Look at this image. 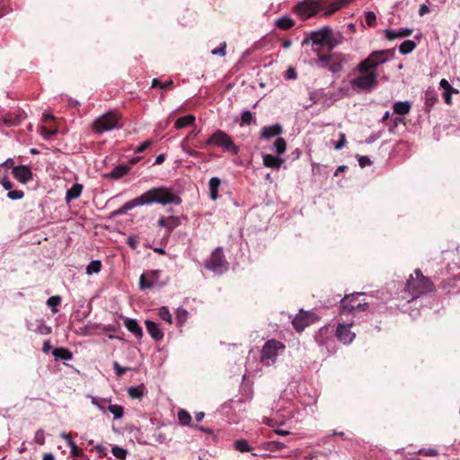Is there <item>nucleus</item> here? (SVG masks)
<instances>
[{"label": "nucleus", "instance_id": "nucleus-53", "mask_svg": "<svg viewBox=\"0 0 460 460\" xmlns=\"http://www.w3.org/2000/svg\"><path fill=\"white\" fill-rule=\"evenodd\" d=\"M357 157H358V164L361 168H364L367 165L371 164V161L367 156H363V155H358Z\"/></svg>", "mask_w": 460, "mask_h": 460}, {"label": "nucleus", "instance_id": "nucleus-60", "mask_svg": "<svg viewBox=\"0 0 460 460\" xmlns=\"http://www.w3.org/2000/svg\"><path fill=\"white\" fill-rule=\"evenodd\" d=\"M441 88L444 89V92L455 91L456 89L451 86L447 79H442L439 83Z\"/></svg>", "mask_w": 460, "mask_h": 460}, {"label": "nucleus", "instance_id": "nucleus-24", "mask_svg": "<svg viewBox=\"0 0 460 460\" xmlns=\"http://www.w3.org/2000/svg\"><path fill=\"white\" fill-rule=\"evenodd\" d=\"M83 190V185L80 183H75L70 189L66 190V201L69 203L71 200L80 197Z\"/></svg>", "mask_w": 460, "mask_h": 460}, {"label": "nucleus", "instance_id": "nucleus-26", "mask_svg": "<svg viewBox=\"0 0 460 460\" xmlns=\"http://www.w3.org/2000/svg\"><path fill=\"white\" fill-rule=\"evenodd\" d=\"M294 25L295 22L289 16H282L275 21V26L282 31L290 30Z\"/></svg>", "mask_w": 460, "mask_h": 460}, {"label": "nucleus", "instance_id": "nucleus-37", "mask_svg": "<svg viewBox=\"0 0 460 460\" xmlns=\"http://www.w3.org/2000/svg\"><path fill=\"white\" fill-rule=\"evenodd\" d=\"M152 87H159L164 90H171L174 87V83L172 80L162 83L158 78H154L152 81Z\"/></svg>", "mask_w": 460, "mask_h": 460}, {"label": "nucleus", "instance_id": "nucleus-17", "mask_svg": "<svg viewBox=\"0 0 460 460\" xmlns=\"http://www.w3.org/2000/svg\"><path fill=\"white\" fill-rule=\"evenodd\" d=\"M146 331L149 333V335L155 341H161L164 338V332L162 330L158 327V325L150 320H146L145 322Z\"/></svg>", "mask_w": 460, "mask_h": 460}, {"label": "nucleus", "instance_id": "nucleus-58", "mask_svg": "<svg viewBox=\"0 0 460 460\" xmlns=\"http://www.w3.org/2000/svg\"><path fill=\"white\" fill-rule=\"evenodd\" d=\"M113 367L118 376H121L127 370H128L127 367H122L118 362H114Z\"/></svg>", "mask_w": 460, "mask_h": 460}, {"label": "nucleus", "instance_id": "nucleus-23", "mask_svg": "<svg viewBox=\"0 0 460 460\" xmlns=\"http://www.w3.org/2000/svg\"><path fill=\"white\" fill-rule=\"evenodd\" d=\"M328 39L326 40L325 47L327 48V53H333L332 50L335 47L341 43V36L334 35L332 30L329 29Z\"/></svg>", "mask_w": 460, "mask_h": 460}, {"label": "nucleus", "instance_id": "nucleus-47", "mask_svg": "<svg viewBox=\"0 0 460 460\" xmlns=\"http://www.w3.org/2000/svg\"><path fill=\"white\" fill-rule=\"evenodd\" d=\"M188 318V312L185 309L179 308L177 310L176 320L180 324H183Z\"/></svg>", "mask_w": 460, "mask_h": 460}, {"label": "nucleus", "instance_id": "nucleus-35", "mask_svg": "<svg viewBox=\"0 0 460 460\" xmlns=\"http://www.w3.org/2000/svg\"><path fill=\"white\" fill-rule=\"evenodd\" d=\"M167 219V231L168 234H171L176 227H178L181 224V218L175 216L166 217Z\"/></svg>", "mask_w": 460, "mask_h": 460}, {"label": "nucleus", "instance_id": "nucleus-42", "mask_svg": "<svg viewBox=\"0 0 460 460\" xmlns=\"http://www.w3.org/2000/svg\"><path fill=\"white\" fill-rule=\"evenodd\" d=\"M274 146H275L277 154H279V155L284 154L286 151V148H287L286 140L282 137L277 138V140L274 143Z\"/></svg>", "mask_w": 460, "mask_h": 460}, {"label": "nucleus", "instance_id": "nucleus-5", "mask_svg": "<svg viewBox=\"0 0 460 460\" xmlns=\"http://www.w3.org/2000/svg\"><path fill=\"white\" fill-rule=\"evenodd\" d=\"M328 5L327 0H303L294 7V12L303 19H308L321 10H327Z\"/></svg>", "mask_w": 460, "mask_h": 460}, {"label": "nucleus", "instance_id": "nucleus-2", "mask_svg": "<svg viewBox=\"0 0 460 460\" xmlns=\"http://www.w3.org/2000/svg\"><path fill=\"white\" fill-rule=\"evenodd\" d=\"M435 286L429 278L424 276L420 270H414L404 286V292L408 295V301L415 300L423 295L433 292Z\"/></svg>", "mask_w": 460, "mask_h": 460}, {"label": "nucleus", "instance_id": "nucleus-11", "mask_svg": "<svg viewBox=\"0 0 460 460\" xmlns=\"http://www.w3.org/2000/svg\"><path fill=\"white\" fill-rule=\"evenodd\" d=\"M350 84L354 88L370 91L377 84V75L376 72L364 73V75L353 78Z\"/></svg>", "mask_w": 460, "mask_h": 460}, {"label": "nucleus", "instance_id": "nucleus-1", "mask_svg": "<svg viewBox=\"0 0 460 460\" xmlns=\"http://www.w3.org/2000/svg\"><path fill=\"white\" fill-rule=\"evenodd\" d=\"M153 203L163 206L174 204L180 205L181 199L167 187L152 188L141 194L139 197L126 202L122 207L112 212L113 217L126 214L128 210L137 206L150 205Z\"/></svg>", "mask_w": 460, "mask_h": 460}, {"label": "nucleus", "instance_id": "nucleus-55", "mask_svg": "<svg viewBox=\"0 0 460 460\" xmlns=\"http://www.w3.org/2000/svg\"><path fill=\"white\" fill-rule=\"evenodd\" d=\"M60 302H61L60 296H52L48 299L47 304H48V305H49L51 307H55V306L58 305L60 304Z\"/></svg>", "mask_w": 460, "mask_h": 460}, {"label": "nucleus", "instance_id": "nucleus-44", "mask_svg": "<svg viewBox=\"0 0 460 460\" xmlns=\"http://www.w3.org/2000/svg\"><path fill=\"white\" fill-rule=\"evenodd\" d=\"M113 456L120 460H125L128 455V451L118 446L113 447L111 449Z\"/></svg>", "mask_w": 460, "mask_h": 460}, {"label": "nucleus", "instance_id": "nucleus-9", "mask_svg": "<svg viewBox=\"0 0 460 460\" xmlns=\"http://www.w3.org/2000/svg\"><path fill=\"white\" fill-rule=\"evenodd\" d=\"M329 29V27H323L318 31H312L310 35L303 40V44H307L310 40L312 41V50L316 53L317 58L319 57V53H323V48L326 45Z\"/></svg>", "mask_w": 460, "mask_h": 460}, {"label": "nucleus", "instance_id": "nucleus-54", "mask_svg": "<svg viewBox=\"0 0 460 460\" xmlns=\"http://www.w3.org/2000/svg\"><path fill=\"white\" fill-rule=\"evenodd\" d=\"M226 43L223 42L219 48L214 49L211 53L213 55H218L224 57L226 55Z\"/></svg>", "mask_w": 460, "mask_h": 460}, {"label": "nucleus", "instance_id": "nucleus-38", "mask_svg": "<svg viewBox=\"0 0 460 460\" xmlns=\"http://www.w3.org/2000/svg\"><path fill=\"white\" fill-rule=\"evenodd\" d=\"M178 419L179 421L184 426H190L191 424V416L186 410L181 409L178 411Z\"/></svg>", "mask_w": 460, "mask_h": 460}, {"label": "nucleus", "instance_id": "nucleus-28", "mask_svg": "<svg viewBox=\"0 0 460 460\" xmlns=\"http://www.w3.org/2000/svg\"><path fill=\"white\" fill-rule=\"evenodd\" d=\"M221 185V180L217 177H213L209 180L208 187H209V194L210 198L213 200H216L218 198V189Z\"/></svg>", "mask_w": 460, "mask_h": 460}, {"label": "nucleus", "instance_id": "nucleus-39", "mask_svg": "<svg viewBox=\"0 0 460 460\" xmlns=\"http://www.w3.org/2000/svg\"><path fill=\"white\" fill-rule=\"evenodd\" d=\"M101 269H102L101 261H98V260L92 261L86 267V273L88 275H92L93 273H99L101 271Z\"/></svg>", "mask_w": 460, "mask_h": 460}, {"label": "nucleus", "instance_id": "nucleus-8", "mask_svg": "<svg viewBox=\"0 0 460 460\" xmlns=\"http://www.w3.org/2000/svg\"><path fill=\"white\" fill-rule=\"evenodd\" d=\"M361 295V293H356L345 296L341 301V313L354 314L355 312L366 311L368 308V303L358 300Z\"/></svg>", "mask_w": 460, "mask_h": 460}, {"label": "nucleus", "instance_id": "nucleus-43", "mask_svg": "<svg viewBox=\"0 0 460 460\" xmlns=\"http://www.w3.org/2000/svg\"><path fill=\"white\" fill-rule=\"evenodd\" d=\"M158 315L161 319L167 322L168 323L171 324L172 323V315L170 314L169 309L166 306H162L159 309Z\"/></svg>", "mask_w": 460, "mask_h": 460}, {"label": "nucleus", "instance_id": "nucleus-41", "mask_svg": "<svg viewBox=\"0 0 460 460\" xmlns=\"http://www.w3.org/2000/svg\"><path fill=\"white\" fill-rule=\"evenodd\" d=\"M108 410L114 415L115 419H119L123 416V407L118 404H110Z\"/></svg>", "mask_w": 460, "mask_h": 460}, {"label": "nucleus", "instance_id": "nucleus-4", "mask_svg": "<svg viewBox=\"0 0 460 460\" xmlns=\"http://www.w3.org/2000/svg\"><path fill=\"white\" fill-rule=\"evenodd\" d=\"M122 116L120 113L111 111L98 117L93 123V130L97 134L111 131L121 128L119 121Z\"/></svg>", "mask_w": 460, "mask_h": 460}, {"label": "nucleus", "instance_id": "nucleus-21", "mask_svg": "<svg viewBox=\"0 0 460 460\" xmlns=\"http://www.w3.org/2000/svg\"><path fill=\"white\" fill-rule=\"evenodd\" d=\"M282 132V127L279 124H275L269 127H264L261 130V137L268 139L273 137L280 135Z\"/></svg>", "mask_w": 460, "mask_h": 460}, {"label": "nucleus", "instance_id": "nucleus-14", "mask_svg": "<svg viewBox=\"0 0 460 460\" xmlns=\"http://www.w3.org/2000/svg\"><path fill=\"white\" fill-rule=\"evenodd\" d=\"M12 173L22 183H27L32 180V172L27 165L13 166Z\"/></svg>", "mask_w": 460, "mask_h": 460}, {"label": "nucleus", "instance_id": "nucleus-57", "mask_svg": "<svg viewBox=\"0 0 460 460\" xmlns=\"http://www.w3.org/2000/svg\"><path fill=\"white\" fill-rule=\"evenodd\" d=\"M35 441L39 445H43L45 443L44 431L42 429H39L35 434Z\"/></svg>", "mask_w": 460, "mask_h": 460}, {"label": "nucleus", "instance_id": "nucleus-45", "mask_svg": "<svg viewBox=\"0 0 460 460\" xmlns=\"http://www.w3.org/2000/svg\"><path fill=\"white\" fill-rule=\"evenodd\" d=\"M365 21H366V23L369 26V27H375L376 24V15L374 12L372 11H368L365 14Z\"/></svg>", "mask_w": 460, "mask_h": 460}, {"label": "nucleus", "instance_id": "nucleus-64", "mask_svg": "<svg viewBox=\"0 0 460 460\" xmlns=\"http://www.w3.org/2000/svg\"><path fill=\"white\" fill-rule=\"evenodd\" d=\"M71 448V455L74 456H81L83 455V450L79 448L76 444L73 446Z\"/></svg>", "mask_w": 460, "mask_h": 460}, {"label": "nucleus", "instance_id": "nucleus-32", "mask_svg": "<svg viewBox=\"0 0 460 460\" xmlns=\"http://www.w3.org/2000/svg\"><path fill=\"white\" fill-rule=\"evenodd\" d=\"M52 354L56 358H60V359H65V360H70L73 358L72 352L66 348H56L53 350Z\"/></svg>", "mask_w": 460, "mask_h": 460}, {"label": "nucleus", "instance_id": "nucleus-59", "mask_svg": "<svg viewBox=\"0 0 460 460\" xmlns=\"http://www.w3.org/2000/svg\"><path fill=\"white\" fill-rule=\"evenodd\" d=\"M152 144V141L151 140H146L145 142H143L140 146H138L135 152L136 153H142L144 152L145 150H146Z\"/></svg>", "mask_w": 460, "mask_h": 460}, {"label": "nucleus", "instance_id": "nucleus-62", "mask_svg": "<svg viewBox=\"0 0 460 460\" xmlns=\"http://www.w3.org/2000/svg\"><path fill=\"white\" fill-rule=\"evenodd\" d=\"M94 449L98 453L99 457L102 458L107 456V449L104 447H102L101 445H97L94 447Z\"/></svg>", "mask_w": 460, "mask_h": 460}, {"label": "nucleus", "instance_id": "nucleus-25", "mask_svg": "<svg viewBox=\"0 0 460 460\" xmlns=\"http://www.w3.org/2000/svg\"><path fill=\"white\" fill-rule=\"evenodd\" d=\"M390 50H380V51H373L368 58L372 59V61L375 63L376 67L386 62L387 56L389 54Z\"/></svg>", "mask_w": 460, "mask_h": 460}, {"label": "nucleus", "instance_id": "nucleus-15", "mask_svg": "<svg viewBox=\"0 0 460 460\" xmlns=\"http://www.w3.org/2000/svg\"><path fill=\"white\" fill-rule=\"evenodd\" d=\"M337 338L344 344L350 343L354 338L355 333L350 331V324H339L336 329Z\"/></svg>", "mask_w": 460, "mask_h": 460}, {"label": "nucleus", "instance_id": "nucleus-50", "mask_svg": "<svg viewBox=\"0 0 460 460\" xmlns=\"http://www.w3.org/2000/svg\"><path fill=\"white\" fill-rule=\"evenodd\" d=\"M418 454L419 455H421V456H437L438 453L436 449L434 448H421L418 451Z\"/></svg>", "mask_w": 460, "mask_h": 460}, {"label": "nucleus", "instance_id": "nucleus-29", "mask_svg": "<svg viewBox=\"0 0 460 460\" xmlns=\"http://www.w3.org/2000/svg\"><path fill=\"white\" fill-rule=\"evenodd\" d=\"M376 68V66L368 57L358 65V70L361 74L375 72Z\"/></svg>", "mask_w": 460, "mask_h": 460}, {"label": "nucleus", "instance_id": "nucleus-46", "mask_svg": "<svg viewBox=\"0 0 460 460\" xmlns=\"http://www.w3.org/2000/svg\"><path fill=\"white\" fill-rule=\"evenodd\" d=\"M181 148L185 153H187L191 157L199 158L202 155L200 152L190 148L188 146V144H185V142H181Z\"/></svg>", "mask_w": 460, "mask_h": 460}, {"label": "nucleus", "instance_id": "nucleus-63", "mask_svg": "<svg viewBox=\"0 0 460 460\" xmlns=\"http://www.w3.org/2000/svg\"><path fill=\"white\" fill-rule=\"evenodd\" d=\"M1 184L4 188V190H10L13 188V183L8 179V177L3 178V180L1 181Z\"/></svg>", "mask_w": 460, "mask_h": 460}, {"label": "nucleus", "instance_id": "nucleus-18", "mask_svg": "<svg viewBox=\"0 0 460 460\" xmlns=\"http://www.w3.org/2000/svg\"><path fill=\"white\" fill-rule=\"evenodd\" d=\"M125 327L132 332L137 338L140 339L143 336V331L137 320L126 318L124 321Z\"/></svg>", "mask_w": 460, "mask_h": 460}, {"label": "nucleus", "instance_id": "nucleus-12", "mask_svg": "<svg viewBox=\"0 0 460 460\" xmlns=\"http://www.w3.org/2000/svg\"><path fill=\"white\" fill-rule=\"evenodd\" d=\"M160 270H150L143 273L139 279V287L141 289L152 288L157 282Z\"/></svg>", "mask_w": 460, "mask_h": 460}, {"label": "nucleus", "instance_id": "nucleus-36", "mask_svg": "<svg viewBox=\"0 0 460 460\" xmlns=\"http://www.w3.org/2000/svg\"><path fill=\"white\" fill-rule=\"evenodd\" d=\"M266 450H269L270 452H276L279 450H281L286 447V445L279 441H269L264 443L263 447Z\"/></svg>", "mask_w": 460, "mask_h": 460}, {"label": "nucleus", "instance_id": "nucleus-34", "mask_svg": "<svg viewBox=\"0 0 460 460\" xmlns=\"http://www.w3.org/2000/svg\"><path fill=\"white\" fill-rule=\"evenodd\" d=\"M128 394L132 399L140 400L144 395V386L143 385L131 386L128 389Z\"/></svg>", "mask_w": 460, "mask_h": 460}, {"label": "nucleus", "instance_id": "nucleus-19", "mask_svg": "<svg viewBox=\"0 0 460 460\" xmlns=\"http://www.w3.org/2000/svg\"><path fill=\"white\" fill-rule=\"evenodd\" d=\"M130 167L127 164L116 166L111 172L105 175L106 178L119 180L128 173Z\"/></svg>", "mask_w": 460, "mask_h": 460}, {"label": "nucleus", "instance_id": "nucleus-40", "mask_svg": "<svg viewBox=\"0 0 460 460\" xmlns=\"http://www.w3.org/2000/svg\"><path fill=\"white\" fill-rule=\"evenodd\" d=\"M234 447L236 450L244 453V452H251L252 447L249 446L247 440L245 439H238L234 442Z\"/></svg>", "mask_w": 460, "mask_h": 460}, {"label": "nucleus", "instance_id": "nucleus-49", "mask_svg": "<svg viewBox=\"0 0 460 460\" xmlns=\"http://www.w3.org/2000/svg\"><path fill=\"white\" fill-rule=\"evenodd\" d=\"M24 196V192L22 190H9V192L7 193V197L10 199H22Z\"/></svg>", "mask_w": 460, "mask_h": 460}, {"label": "nucleus", "instance_id": "nucleus-7", "mask_svg": "<svg viewBox=\"0 0 460 460\" xmlns=\"http://www.w3.org/2000/svg\"><path fill=\"white\" fill-rule=\"evenodd\" d=\"M286 346L275 339L267 341L261 349V360L266 366L273 365L279 350H284Z\"/></svg>", "mask_w": 460, "mask_h": 460}, {"label": "nucleus", "instance_id": "nucleus-3", "mask_svg": "<svg viewBox=\"0 0 460 460\" xmlns=\"http://www.w3.org/2000/svg\"><path fill=\"white\" fill-rule=\"evenodd\" d=\"M349 57L341 52L319 53L315 60L318 66L328 69L332 74H338L343 70L344 65L348 62Z\"/></svg>", "mask_w": 460, "mask_h": 460}, {"label": "nucleus", "instance_id": "nucleus-10", "mask_svg": "<svg viewBox=\"0 0 460 460\" xmlns=\"http://www.w3.org/2000/svg\"><path fill=\"white\" fill-rule=\"evenodd\" d=\"M205 268L217 273H222L227 270V261L224 256L221 247L216 248L208 260L205 261Z\"/></svg>", "mask_w": 460, "mask_h": 460}, {"label": "nucleus", "instance_id": "nucleus-30", "mask_svg": "<svg viewBox=\"0 0 460 460\" xmlns=\"http://www.w3.org/2000/svg\"><path fill=\"white\" fill-rule=\"evenodd\" d=\"M394 112L398 115H405L411 110V104L408 102H397L393 106Z\"/></svg>", "mask_w": 460, "mask_h": 460}, {"label": "nucleus", "instance_id": "nucleus-20", "mask_svg": "<svg viewBox=\"0 0 460 460\" xmlns=\"http://www.w3.org/2000/svg\"><path fill=\"white\" fill-rule=\"evenodd\" d=\"M284 159L279 158L278 156H274L273 155H263V164L266 167L272 169H279L280 166L284 164Z\"/></svg>", "mask_w": 460, "mask_h": 460}, {"label": "nucleus", "instance_id": "nucleus-13", "mask_svg": "<svg viewBox=\"0 0 460 460\" xmlns=\"http://www.w3.org/2000/svg\"><path fill=\"white\" fill-rule=\"evenodd\" d=\"M313 319V314L303 310H300L299 314L293 319L292 324L295 330L298 332L305 330L308 326Z\"/></svg>", "mask_w": 460, "mask_h": 460}, {"label": "nucleus", "instance_id": "nucleus-61", "mask_svg": "<svg viewBox=\"0 0 460 460\" xmlns=\"http://www.w3.org/2000/svg\"><path fill=\"white\" fill-rule=\"evenodd\" d=\"M452 93H458V91L456 89L455 91L444 92L443 97L447 104L450 105L452 103Z\"/></svg>", "mask_w": 460, "mask_h": 460}, {"label": "nucleus", "instance_id": "nucleus-51", "mask_svg": "<svg viewBox=\"0 0 460 460\" xmlns=\"http://www.w3.org/2000/svg\"><path fill=\"white\" fill-rule=\"evenodd\" d=\"M242 123L245 125H250L252 123V120L253 119L252 114L251 111H246L243 112L242 114Z\"/></svg>", "mask_w": 460, "mask_h": 460}, {"label": "nucleus", "instance_id": "nucleus-52", "mask_svg": "<svg viewBox=\"0 0 460 460\" xmlns=\"http://www.w3.org/2000/svg\"><path fill=\"white\" fill-rule=\"evenodd\" d=\"M153 438L155 442L160 444L166 443L167 441L165 434L162 433L161 431L155 432Z\"/></svg>", "mask_w": 460, "mask_h": 460}, {"label": "nucleus", "instance_id": "nucleus-31", "mask_svg": "<svg viewBox=\"0 0 460 460\" xmlns=\"http://www.w3.org/2000/svg\"><path fill=\"white\" fill-rule=\"evenodd\" d=\"M353 0H341L339 2L331 3V4H329L328 9L325 11L324 14L325 15H331V14H332L333 13H335L338 10H340L341 7L347 5L348 4H349Z\"/></svg>", "mask_w": 460, "mask_h": 460}, {"label": "nucleus", "instance_id": "nucleus-6", "mask_svg": "<svg viewBox=\"0 0 460 460\" xmlns=\"http://www.w3.org/2000/svg\"><path fill=\"white\" fill-rule=\"evenodd\" d=\"M206 144L221 147L234 155L239 153V147L234 143L232 137L221 129L216 130L208 138Z\"/></svg>", "mask_w": 460, "mask_h": 460}, {"label": "nucleus", "instance_id": "nucleus-33", "mask_svg": "<svg viewBox=\"0 0 460 460\" xmlns=\"http://www.w3.org/2000/svg\"><path fill=\"white\" fill-rule=\"evenodd\" d=\"M416 43L413 40H404L399 47V51L402 55H407L413 51V49L416 48Z\"/></svg>", "mask_w": 460, "mask_h": 460}, {"label": "nucleus", "instance_id": "nucleus-27", "mask_svg": "<svg viewBox=\"0 0 460 460\" xmlns=\"http://www.w3.org/2000/svg\"><path fill=\"white\" fill-rule=\"evenodd\" d=\"M196 120V118L192 114H189L183 117H180L174 123V128L181 129L188 126L192 125Z\"/></svg>", "mask_w": 460, "mask_h": 460}, {"label": "nucleus", "instance_id": "nucleus-22", "mask_svg": "<svg viewBox=\"0 0 460 460\" xmlns=\"http://www.w3.org/2000/svg\"><path fill=\"white\" fill-rule=\"evenodd\" d=\"M413 30L410 28L401 29L398 31H394L393 30L385 31V38L389 40H393L396 38H405L409 37L412 34Z\"/></svg>", "mask_w": 460, "mask_h": 460}, {"label": "nucleus", "instance_id": "nucleus-16", "mask_svg": "<svg viewBox=\"0 0 460 460\" xmlns=\"http://www.w3.org/2000/svg\"><path fill=\"white\" fill-rule=\"evenodd\" d=\"M438 102V93L434 88H428L425 92V111L429 112L431 108Z\"/></svg>", "mask_w": 460, "mask_h": 460}, {"label": "nucleus", "instance_id": "nucleus-48", "mask_svg": "<svg viewBox=\"0 0 460 460\" xmlns=\"http://www.w3.org/2000/svg\"><path fill=\"white\" fill-rule=\"evenodd\" d=\"M57 133L56 128H49L45 126H42L40 128V134L44 138H49Z\"/></svg>", "mask_w": 460, "mask_h": 460}, {"label": "nucleus", "instance_id": "nucleus-56", "mask_svg": "<svg viewBox=\"0 0 460 460\" xmlns=\"http://www.w3.org/2000/svg\"><path fill=\"white\" fill-rule=\"evenodd\" d=\"M347 143L346 136L344 133L340 134V140L335 144L334 147L337 150H341L344 147L345 144Z\"/></svg>", "mask_w": 460, "mask_h": 460}]
</instances>
